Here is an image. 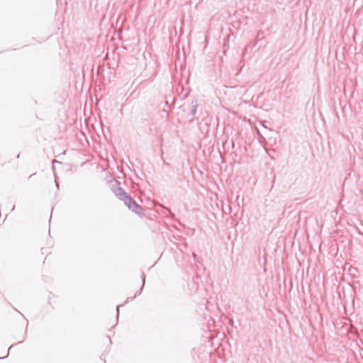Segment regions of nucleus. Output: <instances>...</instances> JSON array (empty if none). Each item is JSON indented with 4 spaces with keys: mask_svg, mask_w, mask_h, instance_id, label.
<instances>
[{
    "mask_svg": "<svg viewBox=\"0 0 363 363\" xmlns=\"http://www.w3.org/2000/svg\"><path fill=\"white\" fill-rule=\"evenodd\" d=\"M115 195L133 212L142 216L143 215V208L138 205L130 196L127 195L125 191L121 187H118L113 191Z\"/></svg>",
    "mask_w": 363,
    "mask_h": 363,
    "instance_id": "obj_1",
    "label": "nucleus"
},
{
    "mask_svg": "<svg viewBox=\"0 0 363 363\" xmlns=\"http://www.w3.org/2000/svg\"><path fill=\"white\" fill-rule=\"evenodd\" d=\"M119 313V306L117 307V313L118 314Z\"/></svg>",
    "mask_w": 363,
    "mask_h": 363,
    "instance_id": "obj_3",
    "label": "nucleus"
},
{
    "mask_svg": "<svg viewBox=\"0 0 363 363\" xmlns=\"http://www.w3.org/2000/svg\"><path fill=\"white\" fill-rule=\"evenodd\" d=\"M143 284H144L145 283V277H143Z\"/></svg>",
    "mask_w": 363,
    "mask_h": 363,
    "instance_id": "obj_4",
    "label": "nucleus"
},
{
    "mask_svg": "<svg viewBox=\"0 0 363 363\" xmlns=\"http://www.w3.org/2000/svg\"><path fill=\"white\" fill-rule=\"evenodd\" d=\"M197 107H198L197 101L196 100L192 101L191 108V114L192 116H194L196 114V111H197Z\"/></svg>",
    "mask_w": 363,
    "mask_h": 363,
    "instance_id": "obj_2",
    "label": "nucleus"
}]
</instances>
